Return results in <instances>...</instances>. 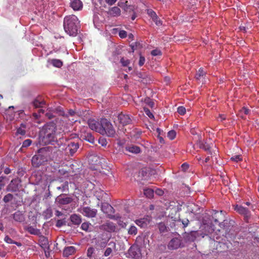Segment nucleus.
Wrapping results in <instances>:
<instances>
[{
    "label": "nucleus",
    "instance_id": "54",
    "mask_svg": "<svg viewBox=\"0 0 259 259\" xmlns=\"http://www.w3.org/2000/svg\"><path fill=\"white\" fill-rule=\"evenodd\" d=\"M99 143L103 146H106L107 145V141L103 138H99Z\"/></svg>",
    "mask_w": 259,
    "mask_h": 259
},
{
    "label": "nucleus",
    "instance_id": "32",
    "mask_svg": "<svg viewBox=\"0 0 259 259\" xmlns=\"http://www.w3.org/2000/svg\"><path fill=\"white\" fill-rule=\"evenodd\" d=\"M205 72L202 68H200L198 72L196 73L195 78L197 80H199L205 75Z\"/></svg>",
    "mask_w": 259,
    "mask_h": 259
},
{
    "label": "nucleus",
    "instance_id": "6",
    "mask_svg": "<svg viewBox=\"0 0 259 259\" xmlns=\"http://www.w3.org/2000/svg\"><path fill=\"white\" fill-rule=\"evenodd\" d=\"M79 211L84 216L88 218H94L97 213V210L96 209L92 208L88 206L83 207Z\"/></svg>",
    "mask_w": 259,
    "mask_h": 259
},
{
    "label": "nucleus",
    "instance_id": "51",
    "mask_svg": "<svg viewBox=\"0 0 259 259\" xmlns=\"http://www.w3.org/2000/svg\"><path fill=\"white\" fill-rule=\"evenodd\" d=\"M94 252V249L93 247H90L87 251V255L89 257H91Z\"/></svg>",
    "mask_w": 259,
    "mask_h": 259
},
{
    "label": "nucleus",
    "instance_id": "9",
    "mask_svg": "<svg viewBox=\"0 0 259 259\" xmlns=\"http://www.w3.org/2000/svg\"><path fill=\"white\" fill-rule=\"evenodd\" d=\"M182 245V241L179 238H172L168 243V248L169 249H177Z\"/></svg>",
    "mask_w": 259,
    "mask_h": 259
},
{
    "label": "nucleus",
    "instance_id": "17",
    "mask_svg": "<svg viewBox=\"0 0 259 259\" xmlns=\"http://www.w3.org/2000/svg\"><path fill=\"white\" fill-rule=\"evenodd\" d=\"M39 244L43 249H49V247H50L49 241L48 239L44 236L40 237L39 239Z\"/></svg>",
    "mask_w": 259,
    "mask_h": 259
},
{
    "label": "nucleus",
    "instance_id": "2",
    "mask_svg": "<svg viewBox=\"0 0 259 259\" xmlns=\"http://www.w3.org/2000/svg\"><path fill=\"white\" fill-rule=\"evenodd\" d=\"M79 21L74 15L66 16L64 19V29L70 36H76L79 27Z\"/></svg>",
    "mask_w": 259,
    "mask_h": 259
},
{
    "label": "nucleus",
    "instance_id": "25",
    "mask_svg": "<svg viewBox=\"0 0 259 259\" xmlns=\"http://www.w3.org/2000/svg\"><path fill=\"white\" fill-rule=\"evenodd\" d=\"M199 147L204 149L205 151H208L210 154H212L210 150L211 146L210 144H208L206 143H203V142H200Z\"/></svg>",
    "mask_w": 259,
    "mask_h": 259
},
{
    "label": "nucleus",
    "instance_id": "45",
    "mask_svg": "<svg viewBox=\"0 0 259 259\" xmlns=\"http://www.w3.org/2000/svg\"><path fill=\"white\" fill-rule=\"evenodd\" d=\"M31 143H32L31 140H30L29 139H27L23 142L22 147H27L31 145Z\"/></svg>",
    "mask_w": 259,
    "mask_h": 259
},
{
    "label": "nucleus",
    "instance_id": "52",
    "mask_svg": "<svg viewBox=\"0 0 259 259\" xmlns=\"http://www.w3.org/2000/svg\"><path fill=\"white\" fill-rule=\"evenodd\" d=\"M119 36L122 38H125L127 36V33L124 30H120L119 32Z\"/></svg>",
    "mask_w": 259,
    "mask_h": 259
},
{
    "label": "nucleus",
    "instance_id": "23",
    "mask_svg": "<svg viewBox=\"0 0 259 259\" xmlns=\"http://www.w3.org/2000/svg\"><path fill=\"white\" fill-rule=\"evenodd\" d=\"M113 209L112 206L108 203H103L101 205V210L105 213L108 214L112 212Z\"/></svg>",
    "mask_w": 259,
    "mask_h": 259
},
{
    "label": "nucleus",
    "instance_id": "42",
    "mask_svg": "<svg viewBox=\"0 0 259 259\" xmlns=\"http://www.w3.org/2000/svg\"><path fill=\"white\" fill-rule=\"evenodd\" d=\"M178 112L181 115H184L186 113V109L183 106H180L177 109Z\"/></svg>",
    "mask_w": 259,
    "mask_h": 259
},
{
    "label": "nucleus",
    "instance_id": "3",
    "mask_svg": "<svg viewBox=\"0 0 259 259\" xmlns=\"http://www.w3.org/2000/svg\"><path fill=\"white\" fill-rule=\"evenodd\" d=\"M88 125L91 130H112L113 127L110 121L106 118H101L100 120L90 119Z\"/></svg>",
    "mask_w": 259,
    "mask_h": 259
},
{
    "label": "nucleus",
    "instance_id": "24",
    "mask_svg": "<svg viewBox=\"0 0 259 259\" xmlns=\"http://www.w3.org/2000/svg\"><path fill=\"white\" fill-rule=\"evenodd\" d=\"M125 149L126 151H127L130 152H131L133 153H135V154L139 153L140 152V148L136 146L132 145V146H126L125 147Z\"/></svg>",
    "mask_w": 259,
    "mask_h": 259
},
{
    "label": "nucleus",
    "instance_id": "38",
    "mask_svg": "<svg viewBox=\"0 0 259 259\" xmlns=\"http://www.w3.org/2000/svg\"><path fill=\"white\" fill-rule=\"evenodd\" d=\"M44 104V101H40L37 99L35 100L33 102V105L35 108L41 107Z\"/></svg>",
    "mask_w": 259,
    "mask_h": 259
},
{
    "label": "nucleus",
    "instance_id": "27",
    "mask_svg": "<svg viewBox=\"0 0 259 259\" xmlns=\"http://www.w3.org/2000/svg\"><path fill=\"white\" fill-rule=\"evenodd\" d=\"M51 63L55 67L60 68L63 65V62L59 59H52Z\"/></svg>",
    "mask_w": 259,
    "mask_h": 259
},
{
    "label": "nucleus",
    "instance_id": "7",
    "mask_svg": "<svg viewBox=\"0 0 259 259\" xmlns=\"http://www.w3.org/2000/svg\"><path fill=\"white\" fill-rule=\"evenodd\" d=\"M200 235L198 231H191L190 233H185L184 238L186 241L192 242L194 241Z\"/></svg>",
    "mask_w": 259,
    "mask_h": 259
},
{
    "label": "nucleus",
    "instance_id": "59",
    "mask_svg": "<svg viewBox=\"0 0 259 259\" xmlns=\"http://www.w3.org/2000/svg\"><path fill=\"white\" fill-rule=\"evenodd\" d=\"M75 115H78L77 114H76V113L72 110H70L69 111H68V114L66 115V116L67 117H69V116H75Z\"/></svg>",
    "mask_w": 259,
    "mask_h": 259
},
{
    "label": "nucleus",
    "instance_id": "29",
    "mask_svg": "<svg viewBox=\"0 0 259 259\" xmlns=\"http://www.w3.org/2000/svg\"><path fill=\"white\" fill-rule=\"evenodd\" d=\"M137 228L134 225H131L128 230V234L131 235H136L137 234Z\"/></svg>",
    "mask_w": 259,
    "mask_h": 259
},
{
    "label": "nucleus",
    "instance_id": "60",
    "mask_svg": "<svg viewBox=\"0 0 259 259\" xmlns=\"http://www.w3.org/2000/svg\"><path fill=\"white\" fill-rule=\"evenodd\" d=\"M181 167L183 171H186L188 169L189 165L186 163H184L182 165Z\"/></svg>",
    "mask_w": 259,
    "mask_h": 259
},
{
    "label": "nucleus",
    "instance_id": "11",
    "mask_svg": "<svg viewBox=\"0 0 259 259\" xmlns=\"http://www.w3.org/2000/svg\"><path fill=\"white\" fill-rule=\"evenodd\" d=\"M70 6L74 11H80L83 8V3L80 0H71Z\"/></svg>",
    "mask_w": 259,
    "mask_h": 259
},
{
    "label": "nucleus",
    "instance_id": "18",
    "mask_svg": "<svg viewBox=\"0 0 259 259\" xmlns=\"http://www.w3.org/2000/svg\"><path fill=\"white\" fill-rule=\"evenodd\" d=\"M222 211L219 212L216 210H213L212 213L213 220L215 223H219L220 220H223V215L222 214Z\"/></svg>",
    "mask_w": 259,
    "mask_h": 259
},
{
    "label": "nucleus",
    "instance_id": "4",
    "mask_svg": "<svg viewBox=\"0 0 259 259\" xmlns=\"http://www.w3.org/2000/svg\"><path fill=\"white\" fill-rule=\"evenodd\" d=\"M54 131H40L39 141L43 144H53L57 139L55 137Z\"/></svg>",
    "mask_w": 259,
    "mask_h": 259
},
{
    "label": "nucleus",
    "instance_id": "46",
    "mask_svg": "<svg viewBox=\"0 0 259 259\" xmlns=\"http://www.w3.org/2000/svg\"><path fill=\"white\" fill-rule=\"evenodd\" d=\"M145 62V58L144 57L142 56H140V59L139 61V65L140 66H142Z\"/></svg>",
    "mask_w": 259,
    "mask_h": 259
},
{
    "label": "nucleus",
    "instance_id": "8",
    "mask_svg": "<svg viewBox=\"0 0 259 259\" xmlns=\"http://www.w3.org/2000/svg\"><path fill=\"white\" fill-rule=\"evenodd\" d=\"M234 209L239 213L243 215L246 221H248V219L250 218V213L247 208H245L242 206L237 205L235 206Z\"/></svg>",
    "mask_w": 259,
    "mask_h": 259
},
{
    "label": "nucleus",
    "instance_id": "33",
    "mask_svg": "<svg viewBox=\"0 0 259 259\" xmlns=\"http://www.w3.org/2000/svg\"><path fill=\"white\" fill-rule=\"evenodd\" d=\"M120 62L122 64V66L126 67L128 66L130 64V60L125 58H121L120 60Z\"/></svg>",
    "mask_w": 259,
    "mask_h": 259
},
{
    "label": "nucleus",
    "instance_id": "28",
    "mask_svg": "<svg viewBox=\"0 0 259 259\" xmlns=\"http://www.w3.org/2000/svg\"><path fill=\"white\" fill-rule=\"evenodd\" d=\"M249 113V110L247 108L245 107H243L240 110L239 113H238V116L242 118H244L245 117L244 115H246L248 114Z\"/></svg>",
    "mask_w": 259,
    "mask_h": 259
},
{
    "label": "nucleus",
    "instance_id": "10",
    "mask_svg": "<svg viewBox=\"0 0 259 259\" xmlns=\"http://www.w3.org/2000/svg\"><path fill=\"white\" fill-rule=\"evenodd\" d=\"M107 14L110 17H117L121 15V10L118 7H113L108 9Z\"/></svg>",
    "mask_w": 259,
    "mask_h": 259
},
{
    "label": "nucleus",
    "instance_id": "35",
    "mask_svg": "<svg viewBox=\"0 0 259 259\" xmlns=\"http://www.w3.org/2000/svg\"><path fill=\"white\" fill-rule=\"evenodd\" d=\"M147 13L149 16L152 19V20L157 19L158 17L155 13V12L153 11L152 10H148L147 11Z\"/></svg>",
    "mask_w": 259,
    "mask_h": 259
},
{
    "label": "nucleus",
    "instance_id": "50",
    "mask_svg": "<svg viewBox=\"0 0 259 259\" xmlns=\"http://www.w3.org/2000/svg\"><path fill=\"white\" fill-rule=\"evenodd\" d=\"M231 159L232 161H235V162H238V161H240L241 160V158L240 155H235L234 156H232L231 158Z\"/></svg>",
    "mask_w": 259,
    "mask_h": 259
},
{
    "label": "nucleus",
    "instance_id": "5",
    "mask_svg": "<svg viewBox=\"0 0 259 259\" xmlns=\"http://www.w3.org/2000/svg\"><path fill=\"white\" fill-rule=\"evenodd\" d=\"M128 256L134 259H142V256L140 249L137 246H131L128 251Z\"/></svg>",
    "mask_w": 259,
    "mask_h": 259
},
{
    "label": "nucleus",
    "instance_id": "48",
    "mask_svg": "<svg viewBox=\"0 0 259 259\" xmlns=\"http://www.w3.org/2000/svg\"><path fill=\"white\" fill-rule=\"evenodd\" d=\"M44 113V110H42V109H39L38 110V113H34L33 114V116L35 118V119H37L38 118V117H39L40 116V114L41 113Z\"/></svg>",
    "mask_w": 259,
    "mask_h": 259
},
{
    "label": "nucleus",
    "instance_id": "12",
    "mask_svg": "<svg viewBox=\"0 0 259 259\" xmlns=\"http://www.w3.org/2000/svg\"><path fill=\"white\" fill-rule=\"evenodd\" d=\"M118 120L120 124L122 125H125L130 124L132 120L128 115L121 113L119 114Z\"/></svg>",
    "mask_w": 259,
    "mask_h": 259
},
{
    "label": "nucleus",
    "instance_id": "61",
    "mask_svg": "<svg viewBox=\"0 0 259 259\" xmlns=\"http://www.w3.org/2000/svg\"><path fill=\"white\" fill-rule=\"evenodd\" d=\"M226 115L224 114H220L218 118V120L223 121L226 119Z\"/></svg>",
    "mask_w": 259,
    "mask_h": 259
},
{
    "label": "nucleus",
    "instance_id": "16",
    "mask_svg": "<svg viewBox=\"0 0 259 259\" xmlns=\"http://www.w3.org/2000/svg\"><path fill=\"white\" fill-rule=\"evenodd\" d=\"M71 198L65 196L60 195L56 199L57 202L60 204H67L71 202Z\"/></svg>",
    "mask_w": 259,
    "mask_h": 259
},
{
    "label": "nucleus",
    "instance_id": "14",
    "mask_svg": "<svg viewBox=\"0 0 259 259\" xmlns=\"http://www.w3.org/2000/svg\"><path fill=\"white\" fill-rule=\"evenodd\" d=\"M100 228L105 230L108 232H113L115 230V226L114 224L110 222H107L101 225Z\"/></svg>",
    "mask_w": 259,
    "mask_h": 259
},
{
    "label": "nucleus",
    "instance_id": "63",
    "mask_svg": "<svg viewBox=\"0 0 259 259\" xmlns=\"http://www.w3.org/2000/svg\"><path fill=\"white\" fill-rule=\"evenodd\" d=\"M154 22L155 23V24L158 25V26H160V25H161L162 23V21L159 19V18H158L157 19H155V20H153Z\"/></svg>",
    "mask_w": 259,
    "mask_h": 259
},
{
    "label": "nucleus",
    "instance_id": "43",
    "mask_svg": "<svg viewBox=\"0 0 259 259\" xmlns=\"http://www.w3.org/2000/svg\"><path fill=\"white\" fill-rule=\"evenodd\" d=\"M144 110L146 113V114L149 117H150V118H152L154 117V116L152 114V113L150 112V111L149 110V109L146 108V107H144Z\"/></svg>",
    "mask_w": 259,
    "mask_h": 259
},
{
    "label": "nucleus",
    "instance_id": "53",
    "mask_svg": "<svg viewBox=\"0 0 259 259\" xmlns=\"http://www.w3.org/2000/svg\"><path fill=\"white\" fill-rule=\"evenodd\" d=\"M5 177H0V191L2 189V188L5 186V183L4 182Z\"/></svg>",
    "mask_w": 259,
    "mask_h": 259
},
{
    "label": "nucleus",
    "instance_id": "36",
    "mask_svg": "<svg viewBox=\"0 0 259 259\" xmlns=\"http://www.w3.org/2000/svg\"><path fill=\"white\" fill-rule=\"evenodd\" d=\"M91 224L88 222H85L82 224L81 228L83 230L88 231Z\"/></svg>",
    "mask_w": 259,
    "mask_h": 259
},
{
    "label": "nucleus",
    "instance_id": "49",
    "mask_svg": "<svg viewBox=\"0 0 259 259\" xmlns=\"http://www.w3.org/2000/svg\"><path fill=\"white\" fill-rule=\"evenodd\" d=\"M6 118L7 120H9L10 121H12L14 119V115L13 113H9V111H8L6 114Z\"/></svg>",
    "mask_w": 259,
    "mask_h": 259
},
{
    "label": "nucleus",
    "instance_id": "21",
    "mask_svg": "<svg viewBox=\"0 0 259 259\" xmlns=\"http://www.w3.org/2000/svg\"><path fill=\"white\" fill-rule=\"evenodd\" d=\"M84 132L85 131H84ZM80 138H81L82 140H85L91 143H93L94 142V137L89 133H86L85 132H84L83 134L81 135Z\"/></svg>",
    "mask_w": 259,
    "mask_h": 259
},
{
    "label": "nucleus",
    "instance_id": "22",
    "mask_svg": "<svg viewBox=\"0 0 259 259\" xmlns=\"http://www.w3.org/2000/svg\"><path fill=\"white\" fill-rule=\"evenodd\" d=\"M71 222L74 225H78L81 222V218L80 215L76 214H72L70 217Z\"/></svg>",
    "mask_w": 259,
    "mask_h": 259
},
{
    "label": "nucleus",
    "instance_id": "58",
    "mask_svg": "<svg viewBox=\"0 0 259 259\" xmlns=\"http://www.w3.org/2000/svg\"><path fill=\"white\" fill-rule=\"evenodd\" d=\"M118 0H105L106 3L110 6L114 5Z\"/></svg>",
    "mask_w": 259,
    "mask_h": 259
},
{
    "label": "nucleus",
    "instance_id": "1",
    "mask_svg": "<svg viewBox=\"0 0 259 259\" xmlns=\"http://www.w3.org/2000/svg\"><path fill=\"white\" fill-rule=\"evenodd\" d=\"M52 159V147H46L39 149L37 154L34 155L31 160L32 164L35 167L45 164Z\"/></svg>",
    "mask_w": 259,
    "mask_h": 259
},
{
    "label": "nucleus",
    "instance_id": "15",
    "mask_svg": "<svg viewBox=\"0 0 259 259\" xmlns=\"http://www.w3.org/2000/svg\"><path fill=\"white\" fill-rule=\"evenodd\" d=\"M76 251V248L72 246H68L65 247L63 250V256L65 257H68L69 256L73 254Z\"/></svg>",
    "mask_w": 259,
    "mask_h": 259
},
{
    "label": "nucleus",
    "instance_id": "57",
    "mask_svg": "<svg viewBox=\"0 0 259 259\" xmlns=\"http://www.w3.org/2000/svg\"><path fill=\"white\" fill-rule=\"evenodd\" d=\"M64 224H65V222L64 221L59 220L57 221V223H56V226L58 227H60L62 226L63 225H64Z\"/></svg>",
    "mask_w": 259,
    "mask_h": 259
},
{
    "label": "nucleus",
    "instance_id": "41",
    "mask_svg": "<svg viewBox=\"0 0 259 259\" xmlns=\"http://www.w3.org/2000/svg\"><path fill=\"white\" fill-rule=\"evenodd\" d=\"M46 217L50 218L52 216V211L51 209L48 208L44 212Z\"/></svg>",
    "mask_w": 259,
    "mask_h": 259
},
{
    "label": "nucleus",
    "instance_id": "40",
    "mask_svg": "<svg viewBox=\"0 0 259 259\" xmlns=\"http://www.w3.org/2000/svg\"><path fill=\"white\" fill-rule=\"evenodd\" d=\"M176 136V133L175 131H169L167 133V137L170 140H173Z\"/></svg>",
    "mask_w": 259,
    "mask_h": 259
},
{
    "label": "nucleus",
    "instance_id": "19",
    "mask_svg": "<svg viewBox=\"0 0 259 259\" xmlns=\"http://www.w3.org/2000/svg\"><path fill=\"white\" fill-rule=\"evenodd\" d=\"M149 223V220L147 218H142L135 221V223L141 228H144Z\"/></svg>",
    "mask_w": 259,
    "mask_h": 259
},
{
    "label": "nucleus",
    "instance_id": "55",
    "mask_svg": "<svg viewBox=\"0 0 259 259\" xmlns=\"http://www.w3.org/2000/svg\"><path fill=\"white\" fill-rule=\"evenodd\" d=\"M5 241L9 244H13L14 241H13L11 238H10L9 236H7L5 237L4 239Z\"/></svg>",
    "mask_w": 259,
    "mask_h": 259
},
{
    "label": "nucleus",
    "instance_id": "34",
    "mask_svg": "<svg viewBox=\"0 0 259 259\" xmlns=\"http://www.w3.org/2000/svg\"><path fill=\"white\" fill-rule=\"evenodd\" d=\"M144 102L151 108H153L154 107V103L149 98H145Z\"/></svg>",
    "mask_w": 259,
    "mask_h": 259
},
{
    "label": "nucleus",
    "instance_id": "13",
    "mask_svg": "<svg viewBox=\"0 0 259 259\" xmlns=\"http://www.w3.org/2000/svg\"><path fill=\"white\" fill-rule=\"evenodd\" d=\"M19 180L18 179L12 180L7 187L8 191L15 192L18 189Z\"/></svg>",
    "mask_w": 259,
    "mask_h": 259
},
{
    "label": "nucleus",
    "instance_id": "56",
    "mask_svg": "<svg viewBox=\"0 0 259 259\" xmlns=\"http://www.w3.org/2000/svg\"><path fill=\"white\" fill-rule=\"evenodd\" d=\"M112 250L111 248H110V247L107 248L104 252L105 256H109L112 252Z\"/></svg>",
    "mask_w": 259,
    "mask_h": 259
},
{
    "label": "nucleus",
    "instance_id": "44",
    "mask_svg": "<svg viewBox=\"0 0 259 259\" xmlns=\"http://www.w3.org/2000/svg\"><path fill=\"white\" fill-rule=\"evenodd\" d=\"M151 54L153 56H159L161 55V52L159 50L155 49L151 51Z\"/></svg>",
    "mask_w": 259,
    "mask_h": 259
},
{
    "label": "nucleus",
    "instance_id": "47",
    "mask_svg": "<svg viewBox=\"0 0 259 259\" xmlns=\"http://www.w3.org/2000/svg\"><path fill=\"white\" fill-rule=\"evenodd\" d=\"M157 139L160 144H164V140L163 138L160 136L161 132L160 131H157Z\"/></svg>",
    "mask_w": 259,
    "mask_h": 259
},
{
    "label": "nucleus",
    "instance_id": "64",
    "mask_svg": "<svg viewBox=\"0 0 259 259\" xmlns=\"http://www.w3.org/2000/svg\"><path fill=\"white\" fill-rule=\"evenodd\" d=\"M165 229H166V227L164 224H160L159 225V230L160 232H164V230H165Z\"/></svg>",
    "mask_w": 259,
    "mask_h": 259
},
{
    "label": "nucleus",
    "instance_id": "30",
    "mask_svg": "<svg viewBox=\"0 0 259 259\" xmlns=\"http://www.w3.org/2000/svg\"><path fill=\"white\" fill-rule=\"evenodd\" d=\"M25 229L30 234L34 235L37 234L38 232V230L37 229L34 228L32 226H27L25 228Z\"/></svg>",
    "mask_w": 259,
    "mask_h": 259
},
{
    "label": "nucleus",
    "instance_id": "62",
    "mask_svg": "<svg viewBox=\"0 0 259 259\" xmlns=\"http://www.w3.org/2000/svg\"><path fill=\"white\" fill-rule=\"evenodd\" d=\"M155 193L159 196H161L163 194V191L160 189H157L155 191Z\"/></svg>",
    "mask_w": 259,
    "mask_h": 259
},
{
    "label": "nucleus",
    "instance_id": "37",
    "mask_svg": "<svg viewBox=\"0 0 259 259\" xmlns=\"http://www.w3.org/2000/svg\"><path fill=\"white\" fill-rule=\"evenodd\" d=\"M139 76L142 78L141 81L144 83H147L150 81V79L145 74H139Z\"/></svg>",
    "mask_w": 259,
    "mask_h": 259
},
{
    "label": "nucleus",
    "instance_id": "31",
    "mask_svg": "<svg viewBox=\"0 0 259 259\" xmlns=\"http://www.w3.org/2000/svg\"><path fill=\"white\" fill-rule=\"evenodd\" d=\"M154 194V191L151 189H144V195L148 198H152Z\"/></svg>",
    "mask_w": 259,
    "mask_h": 259
},
{
    "label": "nucleus",
    "instance_id": "39",
    "mask_svg": "<svg viewBox=\"0 0 259 259\" xmlns=\"http://www.w3.org/2000/svg\"><path fill=\"white\" fill-rule=\"evenodd\" d=\"M13 195L9 193V194H8L7 195H6L4 197L3 200L5 202L7 203V202H9L10 201H11L13 199Z\"/></svg>",
    "mask_w": 259,
    "mask_h": 259
},
{
    "label": "nucleus",
    "instance_id": "26",
    "mask_svg": "<svg viewBox=\"0 0 259 259\" xmlns=\"http://www.w3.org/2000/svg\"><path fill=\"white\" fill-rule=\"evenodd\" d=\"M102 135H106L109 137H113L115 135V131H99Z\"/></svg>",
    "mask_w": 259,
    "mask_h": 259
},
{
    "label": "nucleus",
    "instance_id": "20",
    "mask_svg": "<svg viewBox=\"0 0 259 259\" xmlns=\"http://www.w3.org/2000/svg\"><path fill=\"white\" fill-rule=\"evenodd\" d=\"M13 218L15 221L18 222H22L25 220V217L21 211H16L13 214Z\"/></svg>",
    "mask_w": 259,
    "mask_h": 259
}]
</instances>
